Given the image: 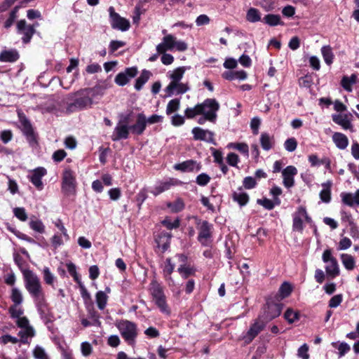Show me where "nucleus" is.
Returning a JSON list of instances; mask_svg holds the SVG:
<instances>
[{
    "label": "nucleus",
    "instance_id": "nucleus-39",
    "mask_svg": "<svg viewBox=\"0 0 359 359\" xmlns=\"http://www.w3.org/2000/svg\"><path fill=\"white\" fill-rule=\"evenodd\" d=\"M227 148L236 149L247 158L249 156V147L245 142H230L227 144Z\"/></svg>",
    "mask_w": 359,
    "mask_h": 359
},
{
    "label": "nucleus",
    "instance_id": "nucleus-14",
    "mask_svg": "<svg viewBox=\"0 0 359 359\" xmlns=\"http://www.w3.org/2000/svg\"><path fill=\"white\" fill-rule=\"evenodd\" d=\"M198 224V240L203 245H209L211 242L213 225L205 220Z\"/></svg>",
    "mask_w": 359,
    "mask_h": 359
},
{
    "label": "nucleus",
    "instance_id": "nucleus-49",
    "mask_svg": "<svg viewBox=\"0 0 359 359\" xmlns=\"http://www.w3.org/2000/svg\"><path fill=\"white\" fill-rule=\"evenodd\" d=\"M42 274L45 283L48 285L53 286L56 279V277L50 271V269L47 266H45L42 270Z\"/></svg>",
    "mask_w": 359,
    "mask_h": 359
},
{
    "label": "nucleus",
    "instance_id": "nucleus-23",
    "mask_svg": "<svg viewBox=\"0 0 359 359\" xmlns=\"http://www.w3.org/2000/svg\"><path fill=\"white\" fill-rule=\"evenodd\" d=\"M297 174V170L294 166H287L283 171L282 175L283 178V184L287 188L294 186V177Z\"/></svg>",
    "mask_w": 359,
    "mask_h": 359
},
{
    "label": "nucleus",
    "instance_id": "nucleus-7",
    "mask_svg": "<svg viewBox=\"0 0 359 359\" xmlns=\"http://www.w3.org/2000/svg\"><path fill=\"white\" fill-rule=\"evenodd\" d=\"M38 26V22L34 25H28L25 20H20L17 22V33L22 35L21 39L24 44H27L31 41L32 36L36 32L35 28Z\"/></svg>",
    "mask_w": 359,
    "mask_h": 359
},
{
    "label": "nucleus",
    "instance_id": "nucleus-56",
    "mask_svg": "<svg viewBox=\"0 0 359 359\" xmlns=\"http://www.w3.org/2000/svg\"><path fill=\"white\" fill-rule=\"evenodd\" d=\"M257 203L269 210L273 209L275 205H277L274 200L271 201L266 198L262 199H257Z\"/></svg>",
    "mask_w": 359,
    "mask_h": 359
},
{
    "label": "nucleus",
    "instance_id": "nucleus-16",
    "mask_svg": "<svg viewBox=\"0 0 359 359\" xmlns=\"http://www.w3.org/2000/svg\"><path fill=\"white\" fill-rule=\"evenodd\" d=\"M191 133L194 140L204 141L214 145H216L215 140V133L209 130H205L200 127H195L192 129Z\"/></svg>",
    "mask_w": 359,
    "mask_h": 359
},
{
    "label": "nucleus",
    "instance_id": "nucleus-54",
    "mask_svg": "<svg viewBox=\"0 0 359 359\" xmlns=\"http://www.w3.org/2000/svg\"><path fill=\"white\" fill-rule=\"evenodd\" d=\"M332 346L338 350L339 357L341 358L344 356L346 353H347L350 351V346L348 344L345 342H342L338 344L337 342H332Z\"/></svg>",
    "mask_w": 359,
    "mask_h": 359
},
{
    "label": "nucleus",
    "instance_id": "nucleus-60",
    "mask_svg": "<svg viewBox=\"0 0 359 359\" xmlns=\"http://www.w3.org/2000/svg\"><path fill=\"white\" fill-rule=\"evenodd\" d=\"M226 162L231 166L238 167V164L240 162V158L236 154L231 152L228 154L226 156Z\"/></svg>",
    "mask_w": 359,
    "mask_h": 359
},
{
    "label": "nucleus",
    "instance_id": "nucleus-12",
    "mask_svg": "<svg viewBox=\"0 0 359 359\" xmlns=\"http://www.w3.org/2000/svg\"><path fill=\"white\" fill-rule=\"evenodd\" d=\"M109 18L111 26L113 29L126 32L130 28V22L128 20L120 16L115 12L114 8L110 6L109 8Z\"/></svg>",
    "mask_w": 359,
    "mask_h": 359
},
{
    "label": "nucleus",
    "instance_id": "nucleus-40",
    "mask_svg": "<svg viewBox=\"0 0 359 359\" xmlns=\"http://www.w3.org/2000/svg\"><path fill=\"white\" fill-rule=\"evenodd\" d=\"M87 313H88V317L89 319H90L93 322V325L100 327L101 326V322L100 320V314L95 309L94 306L93 305H88L86 306Z\"/></svg>",
    "mask_w": 359,
    "mask_h": 359
},
{
    "label": "nucleus",
    "instance_id": "nucleus-42",
    "mask_svg": "<svg viewBox=\"0 0 359 359\" xmlns=\"http://www.w3.org/2000/svg\"><path fill=\"white\" fill-rule=\"evenodd\" d=\"M29 226L34 231L43 234L45 233L46 226L41 219L32 218L29 222Z\"/></svg>",
    "mask_w": 359,
    "mask_h": 359
},
{
    "label": "nucleus",
    "instance_id": "nucleus-3",
    "mask_svg": "<svg viewBox=\"0 0 359 359\" xmlns=\"http://www.w3.org/2000/svg\"><path fill=\"white\" fill-rule=\"evenodd\" d=\"M266 325V322L259 316L252 322L248 331L243 334L241 337L242 340L244 341L245 344H249L264 330Z\"/></svg>",
    "mask_w": 359,
    "mask_h": 359
},
{
    "label": "nucleus",
    "instance_id": "nucleus-29",
    "mask_svg": "<svg viewBox=\"0 0 359 359\" xmlns=\"http://www.w3.org/2000/svg\"><path fill=\"white\" fill-rule=\"evenodd\" d=\"M321 186L323 189L319 194L320 198L322 202L329 203L331 201V188L332 182L331 180H327L323 183Z\"/></svg>",
    "mask_w": 359,
    "mask_h": 359
},
{
    "label": "nucleus",
    "instance_id": "nucleus-28",
    "mask_svg": "<svg viewBox=\"0 0 359 359\" xmlns=\"http://www.w3.org/2000/svg\"><path fill=\"white\" fill-rule=\"evenodd\" d=\"M332 140L335 146L341 150L347 148L348 145V139L344 134L339 132H335L332 135Z\"/></svg>",
    "mask_w": 359,
    "mask_h": 359
},
{
    "label": "nucleus",
    "instance_id": "nucleus-4",
    "mask_svg": "<svg viewBox=\"0 0 359 359\" xmlns=\"http://www.w3.org/2000/svg\"><path fill=\"white\" fill-rule=\"evenodd\" d=\"M75 99L72 103L68 104L67 109L69 111L76 110H82L88 107H91L93 101L89 97L87 92H84V89H81L75 93Z\"/></svg>",
    "mask_w": 359,
    "mask_h": 359
},
{
    "label": "nucleus",
    "instance_id": "nucleus-8",
    "mask_svg": "<svg viewBox=\"0 0 359 359\" xmlns=\"http://www.w3.org/2000/svg\"><path fill=\"white\" fill-rule=\"evenodd\" d=\"M311 222V218L309 216L305 207H298L296 212L292 215V229L294 231L302 232L304 230L303 222Z\"/></svg>",
    "mask_w": 359,
    "mask_h": 359
},
{
    "label": "nucleus",
    "instance_id": "nucleus-31",
    "mask_svg": "<svg viewBox=\"0 0 359 359\" xmlns=\"http://www.w3.org/2000/svg\"><path fill=\"white\" fill-rule=\"evenodd\" d=\"M222 78L228 81L246 79L247 73L244 70L240 71H226L222 74Z\"/></svg>",
    "mask_w": 359,
    "mask_h": 359
},
{
    "label": "nucleus",
    "instance_id": "nucleus-55",
    "mask_svg": "<svg viewBox=\"0 0 359 359\" xmlns=\"http://www.w3.org/2000/svg\"><path fill=\"white\" fill-rule=\"evenodd\" d=\"M297 147V141L294 137H290L285 140L284 147L289 152L294 151Z\"/></svg>",
    "mask_w": 359,
    "mask_h": 359
},
{
    "label": "nucleus",
    "instance_id": "nucleus-18",
    "mask_svg": "<svg viewBox=\"0 0 359 359\" xmlns=\"http://www.w3.org/2000/svg\"><path fill=\"white\" fill-rule=\"evenodd\" d=\"M332 119L344 130H349L351 132L354 130L352 124L351 114H334L332 115Z\"/></svg>",
    "mask_w": 359,
    "mask_h": 359
},
{
    "label": "nucleus",
    "instance_id": "nucleus-5",
    "mask_svg": "<svg viewBox=\"0 0 359 359\" xmlns=\"http://www.w3.org/2000/svg\"><path fill=\"white\" fill-rule=\"evenodd\" d=\"M322 259L325 264V269L328 276L334 278L339 275V266L337 259L333 257L331 250L327 249L324 250Z\"/></svg>",
    "mask_w": 359,
    "mask_h": 359
},
{
    "label": "nucleus",
    "instance_id": "nucleus-9",
    "mask_svg": "<svg viewBox=\"0 0 359 359\" xmlns=\"http://www.w3.org/2000/svg\"><path fill=\"white\" fill-rule=\"evenodd\" d=\"M76 178L70 169H66L62 175V191L66 196L74 195L76 193Z\"/></svg>",
    "mask_w": 359,
    "mask_h": 359
},
{
    "label": "nucleus",
    "instance_id": "nucleus-6",
    "mask_svg": "<svg viewBox=\"0 0 359 359\" xmlns=\"http://www.w3.org/2000/svg\"><path fill=\"white\" fill-rule=\"evenodd\" d=\"M201 114L206 116L208 121L215 123L217 119V113L219 109V104L215 99H206L200 104Z\"/></svg>",
    "mask_w": 359,
    "mask_h": 359
},
{
    "label": "nucleus",
    "instance_id": "nucleus-50",
    "mask_svg": "<svg viewBox=\"0 0 359 359\" xmlns=\"http://www.w3.org/2000/svg\"><path fill=\"white\" fill-rule=\"evenodd\" d=\"M264 22L270 26L282 25L280 17L278 15L268 14L264 18Z\"/></svg>",
    "mask_w": 359,
    "mask_h": 359
},
{
    "label": "nucleus",
    "instance_id": "nucleus-48",
    "mask_svg": "<svg viewBox=\"0 0 359 359\" xmlns=\"http://www.w3.org/2000/svg\"><path fill=\"white\" fill-rule=\"evenodd\" d=\"M341 262L347 270H353L355 266V262L353 256L348 254L341 255Z\"/></svg>",
    "mask_w": 359,
    "mask_h": 359
},
{
    "label": "nucleus",
    "instance_id": "nucleus-36",
    "mask_svg": "<svg viewBox=\"0 0 359 359\" xmlns=\"http://www.w3.org/2000/svg\"><path fill=\"white\" fill-rule=\"evenodd\" d=\"M201 168L200 163L194 160H188L181 163V171L182 172H198Z\"/></svg>",
    "mask_w": 359,
    "mask_h": 359
},
{
    "label": "nucleus",
    "instance_id": "nucleus-32",
    "mask_svg": "<svg viewBox=\"0 0 359 359\" xmlns=\"http://www.w3.org/2000/svg\"><path fill=\"white\" fill-rule=\"evenodd\" d=\"M18 336L20 337L19 342L27 344H29V339H32L35 336V330L32 326L25 327L19 331Z\"/></svg>",
    "mask_w": 359,
    "mask_h": 359
},
{
    "label": "nucleus",
    "instance_id": "nucleus-44",
    "mask_svg": "<svg viewBox=\"0 0 359 359\" xmlns=\"http://www.w3.org/2000/svg\"><path fill=\"white\" fill-rule=\"evenodd\" d=\"M10 298L13 303V304L21 305L23 302L22 293L20 289L15 287L12 288Z\"/></svg>",
    "mask_w": 359,
    "mask_h": 359
},
{
    "label": "nucleus",
    "instance_id": "nucleus-13",
    "mask_svg": "<svg viewBox=\"0 0 359 359\" xmlns=\"http://www.w3.org/2000/svg\"><path fill=\"white\" fill-rule=\"evenodd\" d=\"M179 181L176 178L168 177L156 182L150 192L155 196L168 191L174 187H177Z\"/></svg>",
    "mask_w": 359,
    "mask_h": 359
},
{
    "label": "nucleus",
    "instance_id": "nucleus-57",
    "mask_svg": "<svg viewBox=\"0 0 359 359\" xmlns=\"http://www.w3.org/2000/svg\"><path fill=\"white\" fill-rule=\"evenodd\" d=\"M13 214L22 222H25L28 219L27 214L24 208H15L13 209Z\"/></svg>",
    "mask_w": 359,
    "mask_h": 359
},
{
    "label": "nucleus",
    "instance_id": "nucleus-37",
    "mask_svg": "<svg viewBox=\"0 0 359 359\" xmlns=\"http://www.w3.org/2000/svg\"><path fill=\"white\" fill-rule=\"evenodd\" d=\"M151 76V73L149 70L143 69L140 76L135 81V90L137 91L140 90L144 85L148 81Z\"/></svg>",
    "mask_w": 359,
    "mask_h": 359
},
{
    "label": "nucleus",
    "instance_id": "nucleus-62",
    "mask_svg": "<svg viewBox=\"0 0 359 359\" xmlns=\"http://www.w3.org/2000/svg\"><path fill=\"white\" fill-rule=\"evenodd\" d=\"M309 346L306 344L302 345L297 351V356L302 359H309V354L308 353Z\"/></svg>",
    "mask_w": 359,
    "mask_h": 359
},
{
    "label": "nucleus",
    "instance_id": "nucleus-19",
    "mask_svg": "<svg viewBox=\"0 0 359 359\" xmlns=\"http://www.w3.org/2000/svg\"><path fill=\"white\" fill-rule=\"evenodd\" d=\"M170 78L172 79V81L165 90L166 93L165 97H170L175 93H180V67L175 69Z\"/></svg>",
    "mask_w": 359,
    "mask_h": 359
},
{
    "label": "nucleus",
    "instance_id": "nucleus-35",
    "mask_svg": "<svg viewBox=\"0 0 359 359\" xmlns=\"http://www.w3.org/2000/svg\"><path fill=\"white\" fill-rule=\"evenodd\" d=\"M234 201L237 202L241 206L245 205L249 201L248 194L243 191L242 188H239L236 191L232 194Z\"/></svg>",
    "mask_w": 359,
    "mask_h": 359
},
{
    "label": "nucleus",
    "instance_id": "nucleus-15",
    "mask_svg": "<svg viewBox=\"0 0 359 359\" xmlns=\"http://www.w3.org/2000/svg\"><path fill=\"white\" fill-rule=\"evenodd\" d=\"M46 174L47 170L45 168L38 167L29 172L27 178L37 190L41 191L44 187L42 178L46 175Z\"/></svg>",
    "mask_w": 359,
    "mask_h": 359
},
{
    "label": "nucleus",
    "instance_id": "nucleus-46",
    "mask_svg": "<svg viewBox=\"0 0 359 359\" xmlns=\"http://www.w3.org/2000/svg\"><path fill=\"white\" fill-rule=\"evenodd\" d=\"M321 53L325 62L330 65L333 62L334 55L330 46H324L321 48Z\"/></svg>",
    "mask_w": 359,
    "mask_h": 359
},
{
    "label": "nucleus",
    "instance_id": "nucleus-26",
    "mask_svg": "<svg viewBox=\"0 0 359 359\" xmlns=\"http://www.w3.org/2000/svg\"><path fill=\"white\" fill-rule=\"evenodd\" d=\"M176 44L175 38L169 34L163 37V41L156 46L158 53H164L167 50H172Z\"/></svg>",
    "mask_w": 359,
    "mask_h": 359
},
{
    "label": "nucleus",
    "instance_id": "nucleus-25",
    "mask_svg": "<svg viewBox=\"0 0 359 359\" xmlns=\"http://www.w3.org/2000/svg\"><path fill=\"white\" fill-rule=\"evenodd\" d=\"M22 133L25 135L27 140L29 142V144L32 146H34L36 144V137L35 135V133L34 132V130L32 128V126L30 123V122L25 119L22 121Z\"/></svg>",
    "mask_w": 359,
    "mask_h": 359
},
{
    "label": "nucleus",
    "instance_id": "nucleus-27",
    "mask_svg": "<svg viewBox=\"0 0 359 359\" xmlns=\"http://www.w3.org/2000/svg\"><path fill=\"white\" fill-rule=\"evenodd\" d=\"M341 201L344 204L353 207L359 205V189L354 194L342 192L340 194Z\"/></svg>",
    "mask_w": 359,
    "mask_h": 359
},
{
    "label": "nucleus",
    "instance_id": "nucleus-10",
    "mask_svg": "<svg viewBox=\"0 0 359 359\" xmlns=\"http://www.w3.org/2000/svg\"><path fill=\"white\" fill-rule=\"evenodd\" d=\"M150 292L155 301L156 304L161 309L162 312L166 311L165 297L163 294V288L160 284L156 281L152 280L150 283Z\"/></svg>",
    "mask_w": 359,
    "mask_h": 359
},
{
    "label": "nucleus",
    "instance_id": "nucleus-21",
    "mask_svg": "<svg viewBox=\"0 0 359 359\" xmlns=\"http://www.w3.org/2000/svg\"><path fill=\"white\" fill-rule=\"evenodd\" d=\"M180 107V99L179 98H175L171 100L166 107V114L168 116H171V121L172 123L175 126H180V115L176 114L174 115H172L175 112H177Z\"/></svg>",
    "mask_w": 359,
    "mask_h": 359
},
{
    "label": "nucleus",
    "instance_id": "nucleus-53",
    "mask_svg": "<svg viewBox=\"0 0 359 359\" xmlns=\"http://www.w3.org/2000/svg\"><path fill=\"white\" fill-rule=\"evenodd\" d=\"M246 19L250 22H256L261 20L259 11L254 8H250L246 15Z\"/></svg>",
    "mask_w": 359,
    "mask_h": 359
},
{
    "label": "nucleus",
    "instance_id": "nucleus-51",
    "mask_svg": "<svg viewBox=\"0 0 359 359\" xmlns=\"http://www.w3.org/2000/svg\"><path fill=\"white\" fill-rule=\"evenodd\" d=\"M196 269L193 264L189 263L188 264L181 265V276L184 278L194 276Z\"/></svg>",
    "mask_w": 359,
    "mask_h": 359
},
{
    "label": "nucleus",
    "instance_id": "nucleus-20",
    "mask_svg": "<svg viewBox=\"0 0 359 359\" xmlns=\"http://www.w3.org/2000/svg\"><path fill=\"white\" fill-rule=\"evenodd\" d=\"M130 126H127V121L125 123L119 121L114 128V133L111 135L113 141H118L120 140H126L129 137Z\"/></svg>",
    "mask_w": 359,
    "mask_h": 359
},
{
    "label": "nucleus",
    "instance_id": "nucleus-24",
    "mask_svg": "<svg viewBox=\"0 0 359 359\" xmlns=\"http://www.w3.org/2000/svg\"><path fill=\"white\" fill-rule=\"evenodd\" d=\"M147 127V117L143 113L137 115L136 123L130 126V129L133 134L140 135L145 130Z\"/></svg>",
    "mask_w": 359,
    "mask_h": 359
},
{
    "label": "nucleus",
    "instance_id": "nucleus-2",
    "mask_svg": "<svg viewBox=\"0 0 359 359\" xmlns=\"http://www.w3.org/2000/svg\"><path fill=\"white\" fill-rule=\"evenodd\" d=\"M121 337L130 346H134L137 337V325L128 320H122L116 325Z\"/></svg>",
    "mask_w": 359,
    "mask_h": 359
},
{
    "label": "nucleus",
    "instance_id": "nucleus-64",
    "mask_svg": "<svg viewBox=\"0 0 359 359\" xmlns=\"http://www.w3.org/2000/svg\"><path fill=\"white\" fill-rule=\"evenodd\" d=\"M243 184L245 189H251L256 187L257 182L252 177H246L243 180Z\"/></svg>",
    "mask_w": 359,
    "mask_h": 359
},
{
    "label": "nucleus",
    "instance_id": "nucleus-30",
    "mask_svg": "<svg viewBox=\"0 0 359 359\" xmlns=\"http://www.w3.org/2000/svg\"><path fill=\"white\" fill-rule=\"evenodd\" d=\"M18 51L15 49L4 50L0 53V61L4 62H14L19 59Z\"/></svg>",
    "mask_w": 359,
    "mask_h": 359
},
{
    "label": "nucleus",
    "instance_id": "nucleus-58",
    "mask_svg": "<svg viewBox=\"0 0 359 359\" xmlns=\"http://www.w3.org/2000/svg\"><path fill=\"white\" fill-rule=\"evenodd\" d=\"M185 116L189 118H191L195 117L196 115L201 114V108H200V104L196 105L194 107L191 108H187L184 111Z\"/></svg>",
    "mask_w": 359,
    "mask_h": 359
},
{
    "label": "nucleus",
    "instance_id": "nucleus-63",
    "mask_svg": "<svg viewBox=\"0 0 359 359\" xmlns=\"http://www.w3.org/2000/svg\"><path fill=\"white\" fill-rule=\"evenodd\" d=\"M343 300L342 294H337L333 296L329 301V306L330 308H337L339 306Z\"/></svg>",
    "mask_w": 359,
    "mask_h": 359
},
{
    "label": "nucleus",
    "instance_id": "nucleus-38",
    "mask_svg": "<svg viewBox=\"0 0 359 359\" xmlns=\"http://www.w3.org/2000/svg\"><path fill=\"white\" fill-rule=\"evenodd\" d=\"M6 229L13 233L16 237H18L19 239L25 241L29 243L36 244V242L34 241V238L28 236L27 235L20 232V231L17 230L14 226H13L11 224L6 223Z\"/></svg>",
    "mask_w": 359,
    "mask_h": 359
},
{
    "label": "nucleus",
    "instance_id": "nucleus-17",
    "mask_svg": "<svg viewBox=\"0 0 359 359\" xmlns=\"http://www.w3.org/2000/svg\"><path fill=\"white\" fill-rule=\"evenodd\" d=\"M137 72L136 67L126 68L124 72H120L116 76L114 81L118 86H123L128 83L130 79L134 78Z\"/></svg>",
    "mask_w": 359,
    "mask_h": 359
},
{
    "label": "nucleus",
    "instance_id": "nucleus-47",
    "mask_svg": "<svg viewBox=\"0 0 359 359\" xmlns=\"http://www.w3.org/2000/svg\"><path fill=\"white\" fill-rule=\"evenodd\" d=\"M300 314L299 311L292 309H287L284 313L285 319L288 323L292 324L299 320Z\"/></svg>",
    "mask_w": 359,
    "mask_h": 359
},
{
    "label": "nucleus",
    "instance_id": "nucleus-33",
    "mask_svg": "<svg viewBox=\"0 0 359 359\" xmlns=\"http://www.w3.org/2000/svg\"><path fill=\"white\" fill-rule=\"evenodd\" d=\"M260 144L264 150H270L275 144L273 136L270 135L266 133H262L260 136Z\"/></svg>",
    "mask_w": 359,
    "mask_h": 359
},
{
    "label": "nucleus",
    "instance_id": "nucleus-52",
    "mask_svg": "<svg viewBox=\"0 0 359 359\" xmlns=\"http://www.w3.org/2000/svg\"><path fill=\"white\" fill-rule=\"evenodd\" d=\"M8 313L11 318L16 319L22 316L24 313V309L20 305L13 304L9 307Z\"/></svg>",
    "mask_w": 359,
    "mask_h": 359
},
{
    "label": "nucleus",
    "instance_id": "nucleus-1",
    "mask_svg": "<svg viewBox=\"0 0 359 359\" xmlns=\"http://www.w3.org/2000/svg\"><path fill=\"white\" fill-rule=\"evenodd\" d=\"M25 287L34 300L41 318H44L48 309L45 292L39 276L29 269H21Z\"/></svg>",
    "mask_w": 359,
    "mask_h": 359
},
{
    "label": "nucleus",
    "instance_id": "nucleus-22",
    "mask_svg": "<svg viewBox=\"0 0 359 359\" xmlns=\"http://www.w3.org/2000/svg\"><path fill=\"white\" fill-rule=\"evenodd\" d=\"M171 235L168 232H160L155 236L156 248L161 250V253L165 252L170 246V240Z\"/></svg>",
    "mask_w": 359,
    "mask_h": 359
},
{
    "label": "nucleus",
    "instance_id": "nucleus-61",
    "mask_svg": "<svg viewBox=\"0 0 359 359\" xmlns=\"http://www.w3.org/2000/svg\"><path fill=\"white\" fill-rule=\"evenodd\" d=\"M55 226L62 232L63 236L65 237L66 241H69L70 237L67 233V229L65 227L62 220L60 219H57L55 222Z\"/></svg>",
    "mask_w": 359,
    "mask_h": 359
},
{
    "label": "nucleus",
    "instance_id": "nucleus-59",
    "mask_svg": "<svg viewBox=\"0 0 359 359\" xmlns=\"http://www.w3.org/2000/svg\"><path fill=\"white\" fill-rule=\"evenodd\" d=\"M33 355L36 359H49L45 350L39 346H36L33 351Z\"/></svg>",
    "mask_w": 359,
    "mask_h": 359
},
{
    "label": "nucleus",
    "instance_id": "nucleus-45",
    "mask_svg": "<svg viewBox=\"0 0 359 359\" xmlns=\"http://www.w3.org/2000/svg\"><path fill=\"white\" fill-rule=\"evenodd\" d=\"M95 300L97 307L100 310H103L107 304L108 296L103 291H98L95 294Z\"/></svg>",
    "mask_w": 359,
    "mask_h": 359
},
{
    "label": "nucleus",
    "instance_id": "nucleus-41",
    "mask_svg": "<svg viewBox=\"0 0 359 359\" xmlns=\"http://www.w3.org/2000/svg\"><path fill=\"white\" fill-rule=\"evenodd\" d=\"M356 81L357 76L353 74L350 76H344L341 81V85L345 90L351 92L352 85L355 84Z\"/></svg>",
    "mask_w": 359,
    "mask_h": 359
},
{
    "label": "nucleus",
    "instance_id": "nucleus-34",
    "mask_svg": "<svg viewBox=\"0 0 359 359\" xmlns=\"http://www.w3.org/2000/svg\"><path fill=\"white\" fill-rule=\"evenodd\" d=\"M107 86L105 85H96L93 88H84V92H87L89 97H91L92 100L97 97H102Z\"/></svg>",
    "mask_w": 359,
    "mask_h": 359
},
{
    "label": "nucleus",
    "instance_id": "nucleus-11",
    "mask_svg": "<svg viewBox=\"0 0 359 359\" xmlns=\"http://www.w3.org/2000/svg\"><path fill=\"white\" fill-rule=\"evenodd\" d=\"M282 308L283 304L278 302V299L274 302L271 298H269L264 309V316L262 317L266 319L267 321L271 320L280 315Z\"/></svg>",
    "mask_w": 359,
    "mask_h": 359
},
{
    "label": "nucleus",
    "instance_id": "nucleus-43",
    "mask_svg": "<svg viewBox=\"0 0 359 359\" xmlns=\"http://www.w3.org/2000/svg\"><path fill=\"white\" fill-rule=\"evenodd\" d=\"M292 291V286L288 282H284L280 287L278 290V297L277 299L280 302L281 299L290 296Z\"/></svg>",
    "mask_w": 359,
    "mask_h": 359
}]
</instances>
